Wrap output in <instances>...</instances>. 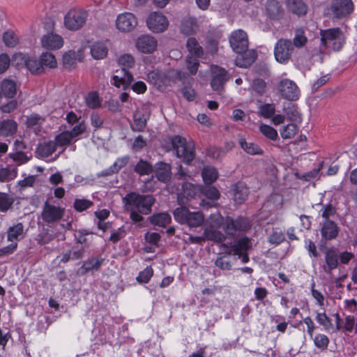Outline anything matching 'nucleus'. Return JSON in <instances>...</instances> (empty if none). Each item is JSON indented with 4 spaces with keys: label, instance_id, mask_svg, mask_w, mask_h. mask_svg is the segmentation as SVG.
Instances as JSON below:
<instances>
[{
    "label": "nucleus",
    "instance_id": "obj_15",
    "mask_svg": "<svg viewBox=\"0 0 357 357\" xmlns=\"http://www.w3.org/2000/svg\"><path fill=\"white\" fill-rule=\"evenodd\" d=\"M213 78L211 82V86L214 91H221L224 84L229 79L227 71L220 67L213 66L211 69Z\"/></svg>",
    "mask_w": 357,
    "mask_h": 357
},
{
    "label": "nucleus",
    "instance_id": "obj_34",
    "mask_svg": "<svg viewBox=\"0 0 357 357\" xmlns=\"http://www.w3.org/2000/svg\"><path fill=\"white\" fill-rule=\"evenodd\" d=\"M197 27L196 19L192 17H186L181 22V31L186 36H190L195 32Z\"/></svg>",
    "mask_w": 357,
    "mask_h": 357
},
{
    "label": "nucleus",
    "instance_id": "obj_7",
    "mask_svg": "<svg viewBox=\"0 0 357 357\" xmlns=\"http://www.w3.org/2000/svg\"><path fill=\"white\" fill-rule=\"evenodd\" d=\"M278 90L283 98L290 101L297 100L301 95L297 84L287 78L280 80L278 85Z\"/></svg>",
    "mask_w": 357,
    "mask_h": 357
},
{
    "label": "nucleus",
    "instance_id": "obj_30",
    "mask_svg": "<svg viewBox=\"0 0 357 357\" xmlns=\"http://www.w3.org/2000/svg\"><path fill=\"white\" fill-rule=\"evenodd\" d=\"M155 176L160 181H168L171 176V166L164 162H158L156 164Z\"/></svg>",
    "mask_w": 357,
    "mask_h": 357
},
{
    "label": "nucleus",
    "instance_id": "obj_45",
    "mask_svg": "<svg viewBox=\"0 0 357 357\" xmlns=\"http://www.w3.org/2000/svg\"><path fill=\"white\" fill-rule=\"evenodd\" d=\"M56 143H54V141H49L40 144L38 150L43 157H49L56 151Z\"/></svg>",
    "mask_w": 357,
    "mask_h": 357
},
{
    "label": "nucleus",
    "instance_id": "obj_20",
    "mask_svg": "<svg viewBox=\"0 0 357 357\" xmlns=\"http://www.w3.org/2000/svg\"><path fill=\"white\" fill-rule=\"evenodd\" d=\"M238 56L235 59V63L241 68H248L257 59V53L254 50H245L242 53H236Z\"/></svg>",
    "mask_w": 357,
    "mask_h": 357
},
{
    "label": "nucleus",
    "instance_id": "obj_35",
    "mask_svg": "<svg viewBox=\"0 0 357 357\" xmlns=\"http://www.w3.org/2000/svg\"><path fill=\"white\" fill-rule=\"evenodd\" d=\"M284 112L291 121L301 123L302 121L301 114L298 109L296 105L294 103H288L284 107Z\"/></svg>",
    "mask_w": 357,
    "mask_h": 357
},
{
    "label": "nucleus",
    "instance_id": "obj_24",
    "mask_svg": "<svg viewBox=\"0 0 357 357\" xmlns=\"http://www.w3.org/2000/svg\"><path fill=\"white\" fill-rule=\"evenodd\" d=\"M325 261L326 266L324 267L326 273H330L333 269L338 266V255L334 248L328 249L325 253Z\"/></svg>",
    "mask_w": 357,
    "mask_h": 357
},
{
    "label": "nucleus",
    "instance_id": "obj_36",
    "mask_svg": "<svg viewBox=\"0 0 357 357\" xmlns=\"http://www.w3.org/2000/svg\"><path fill=\"white\" fill-rule=\"evenodd\" d=\"M15 198L11 195L0 192V213H7L13 208Z\"/></svg>",
    "mask_w": 357,
    "mask_h": 357
},
{
    "label": "nucleus",
    "instance_id": "obj_50",
    "mask_svg": "<svg viewBox=\"0 0 357 357\" xmlns=\"http://www.w3.org/2000/svg\"><path fill=\"white\" fill-rule=\"evenodd\" d=\"M118 63L121 66H122L121 68L128 70L129 68L134 67L135 61L131 54H123L119 57Z\"/></svg>",
    "mask_w": 357,
    "mask_h": 357
},
{
    "label": "nucleus",
    "instance_id": "obj_43",
    "mask_svg": "<svg viewBox=\"0 0 357 357\" xmlns=\"http://www.w3.org/2000/svg\"><path fill=\"white\" fill-rule=\"evenodd\" d=\"M17 176L16 167H6L0 168V181L8 182L15 179Z\"/></svg>",
    "mask_w": 357,
    "mask_h": 357
},
{
    "label": "nucleus",
    "instance_id": "obj_39",
    "mask_svg": "<svg viewBox=\"0 0 357 357\" xmlns=\"http://www.w3.org/2000/svg\"><path fill=\"white\" fill-rule=\"evenodd\" d=\"M86 106L91 109H96L101 107L102 98L97 91H91L86 94L84 98Z\"/></svg>",
    "mask_w": 357,
    "mask_h": 357
},
{
    "label": "nucleus",
    "instance_id": "obj_53",
    "mask_svg": "<svg viewBox=\"0 0 357 357\" xmlns=\"http://www.w3.org/2000/svg\"><path fill=\"white\" fill-rule=\"evenodd\" d=\"M92 201L86 199H76L74 201L73 206L76 211L82 212L93 206Z\"/></svg>",
    "mask_w": 357,
    "mask_h": 357
},
{
    "label": "nucleus",
    "instance_id": "obj_4",
    "mask_svg": "<svg viewBox=\"0 0 357 357\" xmlns=\"http://www.w3.org/2000/svg\"><path fill=\"white\" fill-rule=\"evenodd\" d=\"M321 43L323 46H330L335 51H340L345 43L343 32L340 28L320 31Z\"/></svg>",
    "mask_w": 357,
    "mask_h": 357
},
{
    "label": "nucleus",
    "instance_id": "obj_18",
    "mask_svg": "<svg viewBox=\"0 0 357 357\" xmlns=\"http://www.w3.org/2000/svg\"><path fill=\"white\" fill-rule=\"evenodd\" d=\"M40 43L43 48L50 50L60 49L63 45V38L54 33L43 35L40 39Z\"/></svg>",
    "mask_w": 357,
    "mask_h": 357
},
{
    "label": "nucleus",
    "instance_id": "obj_54",
    "mask_svg": "<svg viewBox=\"0 0 357 357\" xmlns=\"http://www.w3.org/2000/svg\"><path fill=\"white\" fill-rule=\"evenodd\" d=\"M73 137L71 136L69 131H65L61 132L55 137L54 143H56V146H63L68 145L73 140Z\"/></svg>",
    "mask_w": 357,
    "mask_h": 357
},
{
    "label": "nucleus",
    "instance_id": "obj_47",
    "mask_svg": "<svg viewBox=\"0 0 357 357\" xmlns=\"http://www.w3.org/2000/svg\"><path fill=\"white\" fill-rule=\"evenodd\" d=\"M298 130V128L295 123H289L280 130V135L284 139H291L296 135Z\"/></svg>",
    "mask_w": 357,
    "mask_h": 357
},
{
    "label": "nucleus",
    "instance_id": "obj_10",
    "mask_svg": "<svg viewBox=\"0 0 357 357\" xmlns=\"http://www.w3.org/2000/svg\"><path fill=\"white\" fill-rule=\"evenodd\" d=\"M331 10L335 18L342 19L354 12V4L352 0H333Z\"/></svg>",
    "mask_w": 357,
    "mask_h": 357
},
{
    "label": "nucleus",
    "instance_id": "obj_17",
    "mask_svg": "<svg viewBox=\"0 0 357 357\" xmlns=\"http://www.w3.org/2000/svg\"><path fill=\"white\" fill-rule=\"evenodd\" d=\"M165 75L159 71L152 70L147 74V80L158 86H161L162 84H164L163 77ZM167 76L169 77H176L180 80L182 79L183 74L181 71L172 70H169Z\"/></svg>",
    "mask_w": 357,
    "mask_h": 357
},
{
    "label": "nucleus",
    "instance_id": "obj_46",
    "mask_svg": "<svg viewBox=\"0 0 357 357\" xmlns=\"http://www.w3.org/2000/svg\"><path fill=\"white\" fill-rule=\"evenodd\" d=\"M201 185L185 183L182 185L183 193L185 197L193 198L200 194Z\"/></svg>",
    "mask_w": 357,
    "mask_h": 357
},
{
    "label": "nucleus",
    "instance_id": "obj_21",
    "mask_svg": "<svg viewBox=\"0 0 357 357\" xmlns=\"http://www.w3.org/2000/svg\"><path fill=\"white\" fill-rule=\"evenodd\" d=\"M338 233L339 228L335 222L327 220L322 222L321 234L324 239L326 241L334 239L337 237Z\"/></svg>",
    "mask_w": 357,
    "mask_h": 357
},
{
    "label": "nucleus",
    "instance_id": "obj_11",
    "mask_svg": "<svg viewBox=\"0 0 357 357\" xmlns=\"http://www.w3.org/2000/svg\"><path fill=\"white\" fill-rule=\"evenodd\" d=\"M229 44L236 53H242L248 49V38L242 29L234 31L229 36Z\"/></svg>",
    "mask_w": 357,
    "mask_h": 357
},
{
    "label": "nucleus",
    "instance_id": "obj_31",
    "mask_svg": "<svg viewBox=\"0 0 357 357\" xmlns=\"http://www.w3.org/2000/svg\"><path fill=\"white\" fill-rule=\"evenodd\" d=\"M238 143L241 148L248 154L262 155L264 153L263 150L257 144L251 142H248L243 137H239Z\"/></svg>",
    "mask_w": 357,
    "mask_h": 357
},
{
    "label": "nucleus",
    "instance_id": "obj_27",
    "mask_svg": "<svg viewBox=\"0 0 357 357\" xmlns=\"http://www.w3.org/2000/svg\"><path fill=\"white\" fill-rule=\"evenodd\" d=\"M17 123L12 119L0 121V136L9 137L16 133Z\"/></svg>",
    "mask_w": 357,
    "mask_h": 357
},
{
    "label": "nucleus",
    "instance_id": "obj_2",
    "mask_svg": "<svg viewBox=\"0 0 357 357\" xmlns=\"http://www.w3.org/2000/svg\"><path fill=\"white\" fill-rule=\"evenodd\" d=\"M171 144L177 158L185 164H190L195 158V146L191 140H187L180 135H174Z\"/></svg>",
    "mask_w": 357,
    "mask_h": 357
},
{
    "label": "nucleus",
    "instance_id": "obj_26",
    "mask_svg": "<svg viewBox=\"0 0 357 357\" xmlns=\"http://www.w3.org/2000/svg\"><path fill=\"white\" fill-rule=\"evenodd\" d=\"M104 259L102 257H90L84 261L79 269L80 272L82 274H85L91 271H98Z\"/></svg>",
    "mask_w": 357,
    "mask_h": 357
},
{
    "label": "nucleus",
    "instance_id": "obj_19",
    "mask_svg": "<svg viewBox=\"0 0 357 357\" xmlns=\"http://www.w3.org/2000/svg\"><path fill=\"white\" fill-rule=\"evenodd\" d=\"M20 86L10 77L4 78L0 83V91L6 98L13 99L15 97Z\"/></svg>",
    "mask_w": 357,
    "mask_h": 357
},
{
    "label": "nucleus",
    "instance_id": "obj_28",
    "mask_svg": "<svg viewBox=\"0 0 357 357\" xmlns=\"http://www.w3.org/2000/svg\"><path fill=\"white\" fill-rule=\"evenodd\" d=\"M287 9L298 16L305 15L307 11L306 4L302 0H287Z\"/></svg>",
    "mask_w": 357,
    "mask_h": 357
},
{
    "label": "nucleus",
    "instance_id": "obj_12",
    "mask_svg": "<svg viewBox=\"0 0 357 357\" xmlns=\"http://www.w3.org/2000/svg\"><path fill=\"white\" fill-rule=\"evenodd\" d=\"M137 25L136 17L131 13L125 12L119 14L116 20V26L123 33L132 31Z\"/></svg>",
    "mask_w": 357,
    "mask_h": 357
},
{
    "label": "nucleus",
    "instance_id": "obj_14",
    "mask_svg": "<svg viewBox=\"0 0 357 357\" xmlns=\"http://www.w3.org/2000/svg\"><path fill=\"white\" fill-rule=\"evenodd\" d=\"M132 80L133 76L132 73L126 68H121L115 71L110 82L112 85L126 89L129 87Z\"/></svg>",
    "mask_w": 357,
    "mask_h": 357
},
{
    "label": "nucleus",
    "instance_id": "obj_8",
    "mask_svg": "<svg viewBox=\"0 0 357 357\" xmlns=\"http://www.w3.org/2000/svg\"><path fill=\"white\" fill-rule=\"evenodd\" d=\"M294 51L292 42L288 39H280L274 47L276 61L280 63H287L291 59Z\"/></svg>",
    "mask_w": 357,
    "mask_h": 357
},
{
    "label": "nucleus",
    "instance_id": "obj_41",
    "mask_svg": "<svg viewBox=\"0 0 357 357\" xmlns=\"http://www.w3.org/2000/svg\"><path fill=\"white\" fill-rule=\"evenodd\" d=\"M204 237L206 240L218 243L223 242L225 240V236L213 227H208L204 229Z\"/></svg>",
    "mask_w": 357,
    "mask_h": 357
},
{
    "label": "nucleus",
    "instance_id": "obj_44",
    "mask_svg": "<svg viewBox=\"0 0 357 357\" xmlns=\"http://www.w3.org/2000/svg\"><path fill=\"white\" fill-rule=\"evenodd\" d=\"M146 119L141 112H136L134 114V123L132 126V130L135 132H142L146 126Z\"/></svg>",
    "mask_w": 357,
    "mask_h": 357
},
{
    "label": "nucleus",
    "instance_id": "obj_5",
    "mask_svg": "<svg viewBox=\"0 0 357 357\" xmlns=\"http://www.w3.org/2000/svg\"><path fill=\"white\" fill-rule=\"evenodd\" d=\"M87 17L86 10L81 8H72L64 16V26L68 30L77 31L85 24Z\"/></svg>",
    "mask_w": 357,
    "mask_h": 357
},
{
    "label": "nucleus",
    "instance_id": "obj_63",
    "mask_svg": "<svg viewBox=\"0 0 357 357\" xmlns=\"http://www.w3.org/2000/svg\"><path fill=\"white\" fill-rule=\"evenodd\" d=\"M252 86L255 93L263 95L266 89V83L264 79L258 78L253 80Z\"/></svg>",
    "mask_w": 357,
    "mask_h": 357
},
{
    "label": "nucleus",
    "instance_id": "obj_13",
    "mask_svg": "<svg viewBox=\"0 0 357 357\" xmlns=\"http://www.w3.org/2000/svg\"><path fill=\"white\" fill-rule=\"evenodd\" d=\"M158 47L157 40L152 36L144 34L139 36L135 41V47L143 54H152Z\"/></svg>",
    "mask_w": 357,
    "mask_h": 357
},
{
    "label": "nucleus",
    "instance_id": "obj_29",
    "mask_svg": "<svg viewBox=\"0 0 357 357\" xmlns=\"http://www.w3.org/2000/svg\"><path fill=\"white\" fill-rule=\"evenodd\" d=\"M249 194L248 188L243 182H238L234 188V199L238 204L243 203Z\"/></svg>",
    "mask_w": 357,
    "mask_h": 357
},
{
    "label": "nucleus",
    "instance_id": "obj_9",
    "mask_svg": "<svg viewBox=\"0 0 357 357\" xmlns=\"http://www.w3.org/2000/svg\"><path fill=\"white\" fill-rule=\"evenodd\" d=\"M146 25L154 33L164 32L169 26V21L161 12L154 11L146 19Z\"/></svg>",
    "mask_w": 357,
    "mask_h": 357
},
{
    "label": "nucleus",
    "instance_id": "obj_33",
    "mask_svg": "<svg viewBox=\"0 0 357 357\" xmlns=\"http://www.w3.org/2000/svg\"><path fill=\"white\" fill-rule=\"evenodd\" d=\"M149 221L153 225L165 227L171 222L172 218L167 213H159L149 217Z\"/></svg>",
    "mask_w": 357,
    "mask_h": 357
},
{
    "label": "nucleus",
    "instance_id": "obj_40",
    "mask_svg": "<svg viewBox=\"0 0 357 357\" xmlns=\"http://www.w3.org/2000/svg\"><path fill=\"white\" fill-rule=\"evenodd\" d=\"M186 47L190 54V56L199 58L203 54L202 47L195 38H189L188 39Z\"/></svg>",
    "mask_w": 357,
    "mask_h": 357
},
{
    "label": "nucleus",
    "instance_id": "obj_61",
    "mask_svg": "<svg viewBox=\"0 0 357 357\" xmlns=\"http://www.w3.org/2000/svg\"><path fill=\"white\" fill-rule=\"evenodd\" d=\"M285 239L284 234L282 231L279 230H274L268 236V241L271 244L279 245L282 243Z\"/></svg>",
    "mask_w": 357,
    "mask_h": 357
},
{
    "label": "nucleus",
    "instance_id": "obj_48",
    "mask_svg": "<svg viewBox=\"0 0 357 357\" xmlns=\"http://www.w3.org/2000/svg\"><path fill=\"white\" fill-rule=\"evenodd\" d=\"M307 38L305 35L303 29L296 30L294 37L293 38V47L296 48H301L306 45Z\"/></svg>",
    "mask_w": 357,
    "mask_h": 357
},
{
    "label": "nucleus",
    "instance_id": "obj_51",
    "mask_svg": "<svg viewBox=\"0 0 357 357\" xmlns=\"http://www.w3.org/2000/svg\"><path fill=\"white\" fill-rule=\"evenodd\" d=\"M215 265L224 271H229L232 267L231 259L227 255L219 256L215 261Z\"/></svg>",
    "mask_w": 357,
    "mask_h": 357
},
{
    "label": "nucleus",
    "instance_id": "obj_3",
    "mask_svg": "<svg viewBox=\"0 0 357 357\" xmlns=\"http://www.w3.org/2000/svg\"><path fill=\"white\" fill-rule=\"evenodd\" d=\"M173 214L176 222L185 224L190 227H199L204 221V217L202 212L190 211L185 206L176 208Z\"/></svg>",
    "mask_w": 357,
    "mask_h": 357
},
{
    "label": "nucleus",
    "instance_id": "obj_23",
    "mask_svg": "<svg viewBox=\"0 0 357 357\" xmlns=\"http://www.w3.org/2000/svg\"><path fill=\"white\" fill-rule=\"evenodd\" d=\"M17 57H20L22 60L24 61L26 68L31 73H40L43 72V68L42 66L40 60H38L35 57L26 56L22 55V54L17 55Z\"/></svg>",
    "mask_w": 357,
    "mask_h": 357
},
{
    "label": "nucleus",
    "instance_id": "obj_57",
    "mask_svg": "<svg viewBox=\"0 0 357 357\" xmlns=\"http://www.w3.org/2000/svg\"><path fill=\"white\" fill-rule=\"evenodd\" d=\"M315 319L326 331L331 329L333 326L331 319L324 312H318Z\"/></svg>",
    "mask_w": 357,
    "mask_h": 357
},
{
    "label": "nucleus",
    "instance_id": "obj_60",
    "mask_svg": "<svg viewBox=\"0 0 357 357\" xmlns=\"http://www.w3.org/2000/svg\"><path fill=\"white\" fill-rule=\"evenodd\" d=\"M3 40L6 46L11 47H15L18 43L17 36L10 31H6L3 33Z\"/></svg>",
    "mask_w": 357,
    "mask_h": 357
},
{
    "label": "nucleus",
    "instance_id": "obj_55",
    "mask_svg": "<svg viewBox=\"0 0 357 357\" xmlns=\"http://www.w3.org/2000/svg\"><path fill=\"white\" fill-rule=\"evenodd\" d=\"M40 62L43 67L45 66L50 68H55L57 63L54 56L48 52L42 54L40 56Z\"/></svg>",
    "mask_w": 357,
    "mask_h": 357
},
{
    "label": "nucleus",
    "instance_id": "obj_62",
    "mask_svg": "<svg viewBox=\"0 0 357 357\" xmlns=\"http://www.w3.org/2000/svg\"><path fill=\"white\" fill-rule=\"evenodd\" d=\"M186 66L190 74L195 75L199 66L198 58L188 56L186 58Z\"/></svg>",
    "mask_w": 357,
    "mask_h": 357
},
{
    "label": "nucleus",
    "instance_id": "obj_22",
    "mask_svg": "<svg viewBox=\"0 0 357 357\" xmlns=\"http://www.w3.org/2000/svg\"><path fill=\"white\" fill-rule=\"evenodd\" d=\"M7 240L11 243H17L25 236L24 227L22 222H18L8 227L6 231Z\"/></svg>",
    "mask_w": 357,
    "mask_h": 357
},
{
    "label": "nucleus",
    "instance_id": "obj_6",
    "mask_svg": "<svg viewBox=\"0 0 357 357\" xmlns=\"http://www.w3.org/2000/svg\"><path fill=\"white\" fill-rule=\"evenodd\" d=\"M64 213V208L54 205L46 201L43 205L41 218L47 225L50 226L60 221Z\"/></svg>",
    "mask_w": 357,
    "mask_h": 357
},
{
    "label": "nucleus",
    "instance_id": "obj_38",
    "mask_svg": "<svg viewBox=\"0 0 357 357\" xmlns=\"http://www.w3.org/2000/svg\"><path fill=\"white\" fill-rule=\"evenodd\" d=\"M202 176L206 185H211L215 182L218 177L217 169L211 166H206L202 171Z\"/></svg>",
    "mask_w": 357,
    "mask_h": 357
},
{
    "label": "nucleus",
    "instance_id": "obj_52",
    "mask_svg": "<svg viewBox=\"0 0 357 357\" xmlns=\"http://www.w3.org/2000/svg\"><path fill=\"white\" fill-rule=\"evenodd\" d=\"M259 131L269 139L276 140L278 137L277 130L268 125L261 124L259 126Z\"/></svg>",
    "mask_w": 357,
    "mask_h": 357
},
{
    "label": "nucleus",
    "instance_id": "obj_56",
    "mask_svg": "<svg viewBox=\"0 0 357 357\" xmlns=\"http://www.w3.org/2000/svg\"><path fill=\"white\" fill-rule=\"evenodd\" d=\"M223 229L227 235L235 236L236 232L238 231L235 220L227 217L225 220Z\"/></svg>",
    "mask_w": 357,
    "mask_h": 357
},
{
    "label": "nucleus",
    "instance_id": "obj_42",
    "mask_svg": "<svg viewBox=\"0 0 357 357\" xmlns=\"http://www.w3.org/2000/svg\"><path fill=\"white\" fill-rule=\"evenodd\" d=\"M134 170L139 176H145L151 174L153 168L149 162L140 159L135 166Z\"/></svg>",
    "mask_w": 357,
    "mask_h": 357
},
{
    "label": "nucleus",
    "instance_id": "obj_49",
    "mask_svg": "<svg viewBox=\"0 0 357 357\" xmlns=\"http://www.w3.org/2000/svg\"><path fill=\"white\" fill-rule=\"evenodd\" d=\"M313 339L315 347L321 351H326L328 349L330 340L324 334H317Z\"/></svg>",
    "mask_w": 357,
    "mask_h": 357
},
{
    "label": "nucleus",
    "instance_id": "obj_1",
    "mask_svg": "<svg viewBox=\"0 0 357 357\" xmlns=\"http://www.w3.org/2000/svg\"><path fill=\"white\" fill-rule=\"evenodd\" d=\"M155 202L151 195H142L136 192H130L123 198L126 210L130 213L132 222L138 223L144 220L142 215H148L151 212Z\"/></svg>",
    "mask_w": 357,
    "mask_h": 357
},
{
    "label": "nucleus",
    "instance_id": "obj_25",
    "mask_svg": "<svg viewBox=\"0 0 357 357\" xmlns=\"http://www.w3.org/2000/svg\"><path fill=\"white\" fill-rule=\"evenodd\" d=\"M266 11L269 18L279 20L282 17L283 10L279 2L275 0H269L266 5Z\"/></svg>",
    "mask_w": 357,
    "mask_h": 357
},
{
    "label": "nucleus",
    "instance_id": "obj_58",
    "mask_svg": "<svg viewBox=\"0 0 357 357\" xmlns=\"http://www.w3.org/2000/svg\"><path fill=\"white\" fill-rule=\"evenodd\" d=\"M275 109L273 104H264L259 107V112L265 119H269L275 114Z\"/></svg>",
    "mask_w": 357,
    "mask_h": 357
},
{
    "label": "nucleus",
    "instance_id": "obj_37",
    "mask_svg": "<svg viewBox=\"0 0 357 357\" xmlns=\"http://www.w3.org/2000/svg\"><path fill=\"white\" fill-rule=\"evenodd\" d=\"M231 247L233 248V255L240 257L243 252L250 249V239L248 237L241 238L236 243L231 245Z\"/></svg>",
    "mask_w": 357,
    "mask_h": 357
},
{
    "label": "nucleus",
    "instance_id": "obj_32",
    "mask_svg": "<svg viewBox=\"0 0 357 357\" xmlns=\"http://www.w3.org/2000/svg\"><path fill=\"white\" fill-rule=\"evenodd\" d=\"M90 52L94 59H102L107 55L108 48L102 42H96L91 45Z\"/></svg>",
    "mask_w": 357,
    "mask_h": 357
},
{
    "label": "nucleus",
    "instance_id": "obj_64",
    "mask_svg": "<svg viewBox=\"0 0 357 357\" xmlns=\"http://www.w3.org/2000/svg\"><path fill=\"white\" fill-rule=\"evenodd\" d=\"M76 62V54L74 51H68L63 56V63L65 68L72 67Z\"/></svg>",
    "mask_w": 357,
    "mask_h": 357
},
{
    "label": "nucleus",
    "instance_id": "obj_16",
    "mask_svg": "<svg viewBox=\"0 0 357 357\" xmlns=\"http://www.w3.org/2000/svg\"><path fill=\"white\" fill-rule=\"evenodd\" d=\"M200 194L211 200H202L199 205L203 208H211L213 206V202L218 200L220 195V192L215 187L209 185L206 186L201 185Z\"/></svg>",
    "mask_w": 357,
    "mask_h": 357
},
{
    "label": "nucleus",
    "instance_id": "obj_59",
    "mask_svg": "<svg viewBox=\"0 0 357 357\" xmlns=\"http://www.w3.org/2000/svg\"><path fill=\"white\" fill-rule=\"evenodd\" d=\"M153 274V270L151 266H147L142 271L139 272L137 277V281L139 283H147Z\"/></svg>",
    "mask_w": 357,
    "mask_h": 357
}]
</instances>
